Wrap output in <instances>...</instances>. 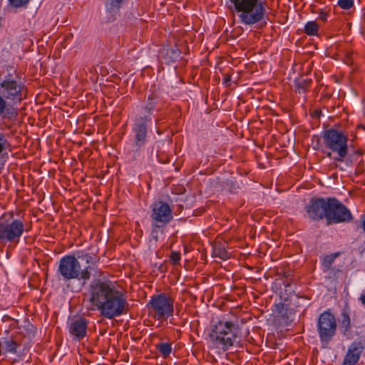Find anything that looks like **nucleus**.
<instances>
[{
	"mask_svg": "<svg viewBox=\"0 0 365 365\" xmlns=\"http://www.w3.org/2000/svg\"><path fill=\"white\" fill-rule=\"evenodd\" d=\"M90 309L99 311L101 316L111 319L127 313L129 304L126 295L108 279H96L88 288Z\"/></svg>",
	"mask_w": 365,
	"mask_h": 365,
	"instance_id": "obj_1",
	"label": "nucleus"
},
{
	"mask_svg": "<svg viewBox=\"0 0 365 365\" xmlns=\"http://www.w3.org/2000/svg\"><path fill=\"white\" fill-rule=\"evenodd\" d=\"M304 209L309 220L319 222L325 219L328 225L349 222L353 219L348 207L334 197H312Z\"/></svg>",
	"mask_w": 365,
	"mask_h": 365,
	"instance_id": "obj_2",
	"label": "nucleus"
},
{
	"mask_svg": "<svg viewBox=\"0 0 365 365\" xmlns=\"http://www.w3.org/2000/svg\"><path fill=\"white\" fill-rule=\"evenodd\" d=\"M230 1L241 24L251 26L264 20L265 1L262 0Z\"/></svg>",
	"mask_w": 365,
	"mask_h": 365,
	"instance_id": "obj_3",
	"label": "nucleus"
},
{
	"mask_svg": "<svg viewBox=\"0 0 365 365\" xmlns=\"http://www.w3.org/2000/svg\"><path fill=\"white\" fill-rule=\"evenodd\" d=\"M322 137L324 145L330 150L326 153L327 156L331 158V153H334L336 154V156L334 158L336 162H344L349 152L347 133L330 128L324 130Z\"/></svg>",
	"mask_w": 365,
	"mask_h": 365,
	"instance_id": "obj_4",
	"label": "nucleus"
},
{
	"mask_svg": "<svg viewBox=\"0 0 365 365\" xmlns=\"http://www.w3.org/2000/svg\"><path fill=\"white\" fill-rule=\"evenodd\" d=\"M238 332L237 325L231 322L220 321L212 327L209 335L217 347L227 350L235 344H239Z\"/></svg>",
	"mask_w": 365,
	"mask_h": 365,
	"instance_id": "obj_5",
	"label": "nucleus"
},
{
	"mask_svg": "<svg viewBox=\"0 0 365 365\" xmlns=\"http://www.w3.org/2000/svg\"><path fill=\"white\" fill-rule=\"evenodd\" d=\"M173 304L174 299L165 293L153 295L147 304L148 314L155 320L163 322L173 315Z\"/></svg>",
	"mask_w": 365,
	"mask_h": 365,
	"instance_id": "obj_6",
	"label": "nucleus"
},
{
	"mask_svg": "<svg viewBox=\"0 0 365 365\" xmlns=\"http://www.w3.org/2000/svg\"><path fill=\"white\" fill-rule=\"evenodd\" d=\"M91 267H86L81 270V264L74 255H66L60 261L58 267V272L65 280L72 279H83L88 281L90 279L91 274Z\"/></svg>",
	"mask_w": 365,
	"mask_h": 365,
	"instance_id": "obj_7",
	"label": "nucleus"
},
{
	"mask_svg": "<svg viewBox=\"0 0 365 365\" xmlns=\"http://www.w3.org/2000/svg\"><path fill=\"white\" fill-rule=\"evenodd\" d=\"M23 220L14 217L0 221V243L17 245L24 232H29Z\"/></svg>",
	"mask_w": 365,
	"mask_h": 365,
	"instance_id": "obj_8",
	"label": "nucleus"
},
{
	"mask_svg": "<svg viewBox=\"0 0 365 365\" xmlns=\"http://www.w3.org/2000/svg\"><path fill=\"white\" fill-rule=\"evenodd\" d=\"M7 71L0 81V94L9 101L21 102L23 100L24 86L16 80L17 71L11 67Z\"/></svg>",
	"mask_w": 365,
	"mask_h": 365,
	"instance_id": "obj_9",
	"label": "nucleus"
},
{
	"mask_svg": "<svg viewBox=\"0 0 365 365\" xmlns=\"http://www.w3.org/2000/svg\"><path fill=\"white\" fill-rule=\"evenodd\" d=\"M152 220V233L158 232L173 220V211L170 205L162 200L156 201L152 205L150 215Z\"/></svg>",
	"mask_w": 365,
	"mask_h": 365,
	"instance_id": "obj_10",
	"label": "nucleus"
},
{
	"mask_svg": "<svg viewBox=\"0 0 365 365\" xmlns=\"http://www.w3.org/2000/svg\"><path fill=\"white\" fill-rule=\"evenodd\" d=\"M152 118L149 115H138L133 120L132 132L133 133V147L139 151L148 142L149 125Z\"/></svg>",
	"mask_w": 365,
	"mask_h": 365,
	"instance_id": "obj_11",
	"label": "nucleus"
},
{
	"mask_svg": "<svg viewBox=\"0 0 365 365\" xmlns=\"http://www.w3.org/2000/svg\"><path fill=\"white\" fill-rule=\"evenodd\" d=\"M317 331L322 344H328L336 331V321L335 317L329 312L322 313L317 322Z\"/></svg>",
	"mask_w": 365,
	"mask_h": 365,
	"instance_id": "obj_12",
	"label": "nucleus"
},
{
	"mask_svg": "<svg viewBox=\"0 0 365 365\" xmlns=\"http://www.w3.org/2000/svg\"><path fill=\"white\" fill-rule=\"evenodd\" d=\"M21 346V344L14 338H4L0 341V353L16 356L12 359V363H27L29 360L26 359V356L18 354Z\"/></svg>",
	"mask_w": 365,
	"mask_h": 365,
	"instance_id": "obj_13",
	"label": "nucleus"
},
{
	"mask_svg": "<svg viewBox=\"0 0 365 365\" xmlns=\"http://www.w3.org/2000/svg\"><path fill=\"white\" fill-rule=\"evenodd\" d=\"M88 320L83 317L73 319L69 327V332L76 340H81L86 336Z\"/></svg>",
	"mask_w": 365,
	"mask_h": 365,
	"instance_id": "obj_14",
	"label": "nucleus"
},
{
	"mask_svg": "<svg viewBox=\"0 0 365 365\" xmlns=\"http://www.w3.org/2000/svg\"><path fill=\"white\" fill-rule=\"evenodd\" d=\"M160 109L159 95L156 93H152L141 106L139 115H149L151 118L155 110H160Z\"/></svg>",
	"mask_w": 365,
	"mask_h": 365,
	"instance_id": "obj_15",
	"label": "nucleus"
},
{
	"mask_svg": "<svg viewBox=\"0 0 365 365\" xmlns=\"http://www.w3.org/2000/svg\"><path fill=\"white\" fill-rule=\"evenodd\" d=\"M7 101L6 98L0 94V116L4 119L12 120L18 115V111Z\"/></svg>",
	"mask_w": 365,
	"mask_h": 365,
	"instance_id": "obj_16",
	"label": "nucleus"
},
{
	"mask_svg": "<svg viewBox=\"0 0 365 365\" xmlns=\"http://www.w3.org/2000/svg\"><path fill=\"white\" fill-rule=\"evenodd\" d=\"M363 351V346L360 344L353 343L345 356L344 365H355L360 358Z\"/></svg>",
	"mask_w": 365,
	"mask_h": 365,
	"instance_id": "obj_17",
	"label": "nucleus"
},
{
	"mask_svg": "<svg viewBox=\"0 0 365 365\" xmlns=\"http://www.w3.org/2000/svg\"><path fill=\"white\" fill-rule=\"evenodd\" d=\"M339 330L343 335L347 337H350L351 335V319L348 311L345 308L343 309L341 315V319L339 321Z\"/></svg>",
	"mask_w": 365,
	"mask_h": 365,
	"instance_id": "obj_18",
	"label": "nucleus"
},
{
	"mask_svg": "<svg viewBox=\"0 0 365 365\" xmlns=\"http://www.w3.org/2000/svg\"><path fill=\"white\" fill-rule=\"evenodd\" d=\"M312 79L310 78L300 77L295 80V89L299 94H305L312 84Z\"/></svg>",
	"mask_w": 365,
	"mask_h": 365,
	"instance_id": "obj_19",
	"label": "nucleus"
},
{
	"mask_svg": "<svg viewBox=\"0 0 365 365\" xmlns=\"http://www.w3.org/2000/svg\"><path fill=\"white\" fill-rule=\"evenodd\" d=\"M341 253L339 252H336L335 253L324 256L322 261V265L324 268V271L326 272L330 270L336 258L339 257Z\"/></svg>",
	"mask_w": 365,
	"mask_h": 365,
	"instance_id": "obj_20",
	"label": "nucleus"
},
{
	"mask_svg": "<svg viewBox=\"0 0 365 365\" xmlns=\"http://www.w3.org/2000/svg\"><path fill=\"white\" fill-rule=\"evenodd\" d=\"M319 29V24L316 21H308L304 26V33L308 36H317Z\"/></svg>",
	"mask_w": 365,
	"mask_h": 365,
	"instance_id": "obj_21",
	"label": "nucleus"
},
{
	"mask_svg": "<svg viewBox=\"0 0 365 365\" xmlns=\"http://www.w3.org/2000/svg\"><path fill=\"white\" fill-rule=\"evenodd\" d=\"M125 0H109L106 4V10L110 13H117Z\"/></svg>",
	"mask_w": 365,
	"mask_h": 365,
	"instance_id": "obj_22",
	"label": "nucleus"
},
{
	"mask_svg": "<svg viewBox=\"0 0 365 365\" xmlns=\"http://www.w3.org/2000/svg\"><path fill=\"white\" fill-rule=\"evenodd\" d=\"M10 146L6 135L0 132V161L4 158V153H6L7 148Z\"/></svg>",
	"mask_w": 365,
	"mask_h": 365,
	"instance_id": "obj_23",
	"label": "nucleus"
},
{
	"mask_svg": "<svg viewBox=\"0 0 365 365\" xmlns=\"http://www.w3.org/2000/svg\"><path fill=\"white\" fill-rule=\"evenodd\" d=\"M156 348L164 358L168 356L172 352L171 344L167 342H162L157 344Z\"/></svg>",
	"mask_w": 365,
	"mask_h": 365,
	"instance_id": "obj_24",
	"label": "nucleus"
},
{
	"mask_svg": "<svg viewBox=\"0 0 365 365\" xmlns=\"http://www.w3.org/2000/svg\"><path fill=\"white\" fill-rule=\"evenodd\" d=\"M77 259H81L86 261V264H93L94 259L93 257L88 253L84 251L80 250L76 252Z\"/></svg>",
	"mask_w": 365,
	"mask_h": 365,
	"instance_id": "obj_25",
	"label": "nucleus"
},
{
	"mask_svg": "<svg viewBox=\"0 0 365 365\" xmlns=\"http://www.w3.org/2000/svg\"><path fill=\"white\" fill-rule=\"evenodd\" d=\"M322 138L320 136L317 135H314L312 138V148L315 150H321L323 146V143H322Z\"/></svg>",
	"mask_w": 365,
	"mask_h": 365,
	"instance_id": "obj_26",
	"label": "nucleus"
},
{
	"mask_svg": "<svg viewBox=\"0 0 365 365\" xmlns=\"http://www.w3.org/2000/svg\"><path fill=\"white\" fill-rule=\"evenodd\" d=\"M215 252L217 257L222 259H227L229 258V254L224 247H215Z\"/></svg>",
	"mask_w": 365,
	"mask_h": 365,
	"instance_id": "obj_27",
	"label": "nucleus"
},
{
	"mask_svg": "<svg viewBox=\"0 0 365 365\" xmlns=\"http://www.w3.org/2000/svg\"><path fill=\"white\" fill-rule=\"evenodd\" d=\"M30 0H9V4L14 8L26 6Z\"/></svg>",
	"mask_w": 365,
	"mask_h": 365,
	"instance_id": "obj_28",
	"label": "nucleus"
},
{
	"mask_svg": "<svg viewBox=\"0 0 365 365\" xmlns=\"http://www.w3.org/2000/svg\"><path fill=\"white\" fill-rule=\"evenodd\" d=\"M181 259V255L179 252L172 251L170 255V262L173 265L178 264Z\"/></svg>",
	"mask_w": 365,
	"mask_h": 365,
	"instance_id": "obj_29",
	"label": "nucleus"
},
{
	"mask_svg": "<svg viewBox=\"0 0 365 365\" xmlns=\"http://www.w3.org/2000/svg\"><path fill=\"white\" fill-rule=\"evenodd\" d=\"M338 5L343 9H349L354 5V0H339Z\"/></svg>",
	"mask_w": 365,
	"mask_h": 365,
	"instance_id": "obj_30",
	"label": "nucleus"
},
{
	"mask_svg": "<svg viewBox=\"0 0 365 365\" xmlns=\"http://www.w3.org/2000/svg\"><path fill=\"white\" fill-rule=\"evenodd\" d=\"M277 311L282 316L285 315L287 314V309L285 308V305L283 303H279L276 304Z\"/></svg>",
	"mask_w": 365,
	"mask_h": 365,
	"instance_id": "obj_31",
	"label": "nucleus"
},
{
	"mask_svg": "<svg viewBox=\"0 0 365 365\" xmlns=\"http://www.w3.org/2000/svg\"><path fill=\"white\" fill-rule=\"evenodd\" d=\"M360 227L365 232V214H363L360 217Z\"/></svg>",
	"mask_w": 365,
	"mask_h": 365,
	"instance_id": "obj_32",
	"label": "nucleus"
},
{
	"mask_svg": "<svg viewBox=\"0 0 365 365\" xmlns=\"http://www.w3.org/2000/svg\"><path fill=\"white\" fill-rule=\"evenodd\" d=\"M11 321L12 322L11 324V325H14V324L16 323V321L14 319H12L11 317H10L9 316H7V315H5L3 318V321Z\"/></svg>",
	"mask_w": 365,
	"mask_h": 365,
	"instance_id": "obj_33",
	"label": "nucleus"
},
{
	"mask_svg": "<svg viewBox=\"0 0 365 365\" xmlns=\"http://www.w3.org/2000/svg\"><path fill=\"white\" fill-rule=\"evenodd\" d=\"M359 299L361 303L365 305V292L360 295Z\"/></svg>",
	"mask_w": 365,
	"mask_h": 365,
	"instance_id": "obj_34",
	"label": "nucleus"
},
{
	"mask_svg": "<svg viewBox=\"0 0 365 365\" xmlns=\"http://www.w3.org/2000/svg\"><path fill=\"white\" fill-rule=\"evenodd\" d=\"M361 129L363 130H365V126L363 125H359L357 126V130H361Z\"/></svg>",
	"mask_w": 365,
	"mask_h": 365,
	"instance_id": "obj_35",
	"label": "nucleus"
},
{
	"mask_svg": "<svg viewBox=\"0 0 365 365\" xmlns=\"http://www.w3.org/2000/svg\"><path fill=\"white\" fill-rule=\"evenodd\" d=\"M230 81V76H229L225 77V79H224L225 83H227V82H228Z\"/></svg>",
	"mask_w": 365,
	"mask_h": 365,
	"instance_id": "obj_36",
	"label": "nucleus"
},
{
	"mask_svg": "<svg viewBox=\"0 0 365 365\" xmlns=\"http://www.w3.org/2000/svg\"><path fill=\"white\" fill-rule=\"evenodd\" d=\"M321 19H322L323 21H326V20H327V15H326V14H324V15L321 16Z\"/></svg>",
	"mask_w": 365,
	"mask_h": 365,
	"instance_id": "obj_37",
	"label": "nucleus"
},
{
	"mask_svg": "<svg viewBox=\"0 0 365 365\" xmlns=\"http://www.w3.org/2000/svg\"><path fill=\"white\" fill-rule=\"evenodd\" d=\"M319 111H317H317H315V115H316V116H319Z\"/></svg>",
	"mask_w": 365,
	"mask_h": 365,
	"instance_id": "obj_38",
	"label": "nucleus"
}]
</instances>
